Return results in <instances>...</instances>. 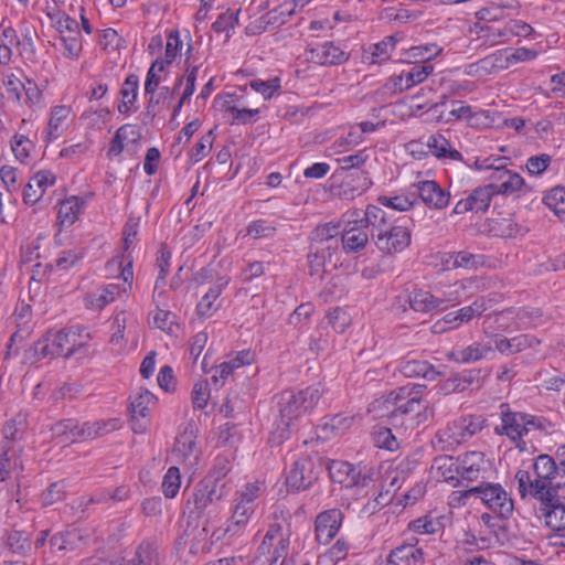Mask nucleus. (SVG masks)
I'll return each mask as SVG.
<instances>
[{"mask_svg": "<svg viewBox=\"0 0 565 565\" xmlns=\"http://www.w3.org/2000/svg\"><path fill=\"white\" fill-rule=\"evenodd\" d=\"M425 388L422 384H408L388 394L386 402L394 406L390 423L395 428L414 429L434 416V406L422 398Z\"/></svg>", "mask_w": 565, "mask_h": 565, "instance_id": "obj_1", "label": "nucleus"}, {"mask_svg": "<svg viewBox=\"0 0 565 565\" xmlns=\"http://www.w3.org/2000/svg\"><path fill=\"white\" fill-rule=\"evenodd\" d=\"M376 215H380V207L373 204H369L365 210H349L342 215L341 243L347 254L360 253L369 245L371 233L367 230L373 232L374 222L380 220Z\"/></svg>", "mask_w": 565, "mask_h": 565, "instance_id": "obj_2", "label": "nucleus"}, {"mask_svg": "<svg viewBox=\"0 0 565 565\" xmlns=\"http://www.w3.org/2000/svg\"><path fill=\"white\" fill-rule=\"evenodd\" d=\"M533 469L535 472V479L531 478V475L526 470H519L515 473V480L518 481V490L522 498L530 495L532 498L537 497L536 491L548 492L558 491L561 481L554 484L559 476V469L555 460L548 455H540L536 457Z\"/></svg>", "mask_w": 565, "mask_h": 565, "instance_id": "obj_3", "label": "nucleus"}, {"mask_svg": "<svg viewBox=\"0 0 565 565\" xmlns=\"http://www.w3.org/2000/svg\"><path fill=\"white\" fill-rule=\"evenodd\" d=\"M380 217L374 222L371 238L377 249L385 255H394L403 252L411 245L412 233L409 227L402 223L403 218L394 224L387 223L386 212L380 207Z\"/></svg>", "mask_w": 565, "mask_h": 565, "instance_id": "obj_4", "label": "nucleus"}, {"mask_svg": "<svg viewBox=\"0 0 565 565\" xmlns=\"http://www.w3.org/2000/svg\"><path fill=\"white\" fill-rule=\"evenodd\" d=\"M500 408L502 424L497 426L494 431L507 435L520 451H526L527 445L523 437L542 428L540 419L529 414L511 412L508 404H502Z\"/></svg>", "mask_w": 565, "mask_h": 565, "instance_id": "obj_5", "label": "nucleus"}, {"mask_svg": "<svg viewBox=\"0 0 565 565\" xmlns=\"http://www.w3.org/2000/svg\"><path fill=\"white\" fill-rule=\"evenodd\" d=\"M228 494L226 483L217 481L199 482L192 495L188 499L186 507L189 510V518L200 519L206 513H210V508H213L217 502L222 501Z\"/></svg>", "mask_w": 565, "mask_h": 565, "instance_id": "obj_6", "label": "nucleus"}, {"mask_svg": "<svg viewBox=\"0 0 565 565\" xmlns=\"http://www.w3.org/2000/svg\"><path fill=\"white\" fill-rule=\"evenodd\" d=\"M322 470L323 461L317 454L301 456L287 472L286 484L294 492L303 491L318 480Z\"/></svg>", "mask_w": 565, "mask_h": 565, "instance_id": "obj_7", "label": "nucleus"}, {"mask_svg": "<svg viewBox=\"0 0 565 565\" xmlns=\"http://www.w3.org/2000/svg\"><path fill=\"white\" fill-rule=\"evenodd\" d=\"M322 391L312 385L295 394L282 396L280 407L281 424L289 427L291 422L310 412L319 402Z\"/></svg>", "mask_w": 565, "mask_h": 565, "instance_id": "obj_8", "label": "nucleus"}, {"mask_svg": "<svg viewBox=\"0 0 565 565\" xmlns=\"http://www.w3.org/2000/svg\"><path fill=\"white\" fill-rule=\"evenodd\" d=\"M476 500H480L489 510L502 519L513 512V501L500 483L481 482L475 487Z\"/></svg>", "mask_w": 565, "mask_h": 565, "instance_id": "obj_9", "label": "nucleus"}, {"mask_svg": "<svg viewBox=\"0 0 565 565\" xmlns=\"http://www.w3.org/2000/svg\"><path fill=\"white\" fill-rule=\"evenodd\" d=\"M330 478L344 487H367L372 482L370 470L354 467L353 465L341 461L331 460L328 466Z\"/></svg>", "mask_w": 565, "mask_h": 565, "instance_id": "obj_10", "label": "nucleus"}, {"mask_svg": "<svg viewBox=\"0 0 565 565\" xmlns=\"http://www.w3.org/2000/svg\"><path fill=\"white\" fill-rule=\"evenodd\" d=\"M534 497L541 503L540 512L544 518L545 525L553 531L565 530V505L561 502L558 491L537 492Z\"/></svg>", "mask_w": 565, "mask_h": 565, "instance_id": "obj_11", "label": "nucleus"}, {"mask_svg": "<svg viewBox=\"0 0 565 565\" xmlns=\"http://www.w3.org/2000/svg\"><path fill=\"white\" fill-rule=\"evenodd\" d=\"M274 546L273 555L270 558V565H275L279 558L288 557L290 539L289 535L284 533L282 526L278 522H274L269 525L258 551L262 554L269 553L270 547Z\"/></svg>", "mask_w": 565, "mask_h": 565, "instance_id": "obj_12", "label": "nucleus"}, {"mask_svg": "<svg viewBox=\"0 0 565 565\" xmlns=\"http://www.w3.org/2000/svg\"><path fill=\"white\" fill-rule=\"evenodd\" d=\"M443 461L449 463L450 468L454 466L456 475L467 481H476L486 463L481 451H469L456 459H443Z\"/></svg>", "mask_w": 565, "mask_h": 565, "instance_id": "obj_13", "label": "nucleus"}, {"mask_svg": "<svg viewBox=\"0 0 565 565\" xmlns=\"http://www.w3.org/2000/svg\"><path fill=\"white\" fill-rule=\"evenodd\" d=\"M93 534L88 530L72 529L54 534L50 545L54 552H77L89 545Z\"/></svg>", "mask_w": 565, "mask_h": 565, "instance_id": "obj_14", "label": "nucleus"}, {"mask_svg": "<svg viewBox=\"0 0 565 565\" xmlns=\"http://www.w3.org/2000/svg\"><path fill=\"white\" fill-rule=\"evenodd\" d=\"M308 60L318 65H340L349 60V54L333 42L310 44Z\"/></svg>", "mask_w": 565, "mask_h": 565, "instance_id": "obj_15", "label": "nucleus"}, {"mask_svg": "<svg viewBox=\"0 0 565 565\" xmlns=\"http://www.w3.org/2000/svg\"><path fill=\"white\" fill-rule=\"evenodd\" d=\"M343 521V513L339 509H330L319 513L316 518V537L320 544H328L339 532Z\"/></svg>", "mask_w": 565, "mask_h": 565, "instance_id": "obj_16", "label": "nucleus"}, {"mask_svg": "<svg viewBox=\"0 0 565 565\" xmlns=\"http://www.w3.org/2000/svg\"><path fill=\"white\" fill-rule=\"evenodd\" d=\"M342 175V182L338 188V196L343 200H353L364 193L371 185L372 180L369 172L364 170H352Z\"/></svg>", "mask_w": 565, "mask_h": 565, "instance_id": "obj_17", "label": "nucleus"}, {"mask_svg": "<svg viewBox=\"0 0 565 565\" xmlns=\"http://www.w3.org/2000/svg\"><path fill=\"white\" fill-rule=\"evenodd\" d=\"M49 340L51 341L52 349L55 351L57 356H64L66 359L67 349L71 347L74 338L90 340L92 335L87 331V328L81 324H73L63 328L58 331L46 332Z\"/></svg>", "mask_w": 565, "mask_h": 565, "instance_id": "obj_18", "label": "nucleus"}, {"mask_svg": "<svg viewBox=\"0 0 565 565\" xmlns=\"http://www.w3.org/2000/svg\"><path fill=\"white\" fill-rule=\"evenodd\" d=\"M452 291L446 298L431 295L426 290H415L409 296V306L418 312L439 311L447 308L448 303L459 301L458 297L452 296Z\"/></svg>", "mask_w": 565, "mask_h": 565, "instance_id": "obj_19", "label": "nucleus"}, {"mask_svg": "<svg viewBox=\"0 0 565 565\" xmlns=\"http://www.w3.org/2000/svg\"><path fill=\"white\" fill-rule=\"evenodd\" d=\"M422 202L435 210L445 209L450 200V193L434 180L419 181L414 184Z\"/></svg>", "mask_w": 565, "mask_h": 565, "instance_id": "obj_20", "label": "nucleus"}, {"mask_svg": "<svg viewBox=\"0 0 565 565\" xmlns=\"http://www.w3.org/2000/svg\"><path fill=\"white\" fill-rule=\"evenodd\" d=\"M156 396L148 390L141 391L130 403L131 427L135 433H142L148 423L150 407L156 404Z\"/></svg>", "mask_w": 565, "mask_h": 565, "instance_id": "obj_21", "label": "nucleus"}, {"mask_svg": "<svg viewBox=\"0 0 565 565\" xmlns=\"http://www.w3.org/2000/svg\"><path fill=\"white\" fill-rule=\"evenodd\" d=\"M490 353H493V349L489 343L473 342L466 348H452L446 358L448 361L467 364L487 359Z\"/></svg>", "mask_w": 565, "mask_h": 565, "instance_id": "obj_22", "label": "nucleus"}, {"mask_svg": "<svg viewBox=\"0 0 565 565\" xmlns=\"http://www.w3.org/2000/svg\"><path fill=\"white\" fill-rule=\"evenodd\" d=\"M537 55V51L526 47H518L511 53H508L507 50H500L481 60V63L489 64L492 67L508 68L510 65L519 62L532 61L536 58Z\"/></svg>", "mask_w": 565, "mask_h": 565, "instance_id": "obj_23", "label": "nucleus"}, {"mask_svg": "<svg viewBox=\"0 0 565 565\" xmlns=\"http://www.w3.org/2000/svg\"><path fill=\"white\" fill-rule=\"evenodd\" d=\"M397 370L406 377H423L428 381H434L439 375L434 365L427 361L415 359H403L398 363Z\"/></svg>", "mask_w": 565, "mask_h": 565, "instance_id": "obj_24", "label": "nucleus"}, {"mask_svg": "<svg viewBox=\"0 0 565 565\" xmlns=\"http://www.w3.org/2000/svg\"><path fill=\"white\" fill-rule=\"evenodd\" d=\"M173 452L190 469L195 468L198 465L200 451L191 434L185 433L177 438Z\"/></svg>", "mask_w": 565, "mask_h": 565, "instance_id": "obj_25", "label": "nucleus"}, {"mask_svg": "<svg viewBox=\"0 0 565 565\" xmlns=\"http://www.w3.org/2000/svg\"><path fill=\"white\" fill-rule=\"evenodd\" d=\"M228 282L230 278L227 276L218 277L215 284L202 297L196 306V311L201 317H211L216 311L217 307L214 302Z\"/></svg>", "mask_w": 565, "mask_h": 565, "instance_id": "obj_26", "label": "nucleus"}, {"mask_svg": "<svg viewBox=\"0 0 565 565\" xmlns=\"http://www.w3.org/2000/svg\"><path fill=\"white\" fill-rule=\"evenodd\" d=\"M396 42L397 40L395 35H391L375 44H372L367 51H364L363 61L370 64H382L386 62L391 57Z\"/></svg>", "mask_w": 565, "mask_h": 565, "instance_id": "obj_27", "label": "nucleus"}, {"mask_svg": "<svg viewBox=\"0 0 565 565\" xmlns=\"http://www.w3.org/2000/svg\"><path fill=\"white\" fill-rule=\"evenodd\" d=\"M494 195H513L519 194L524 190V192L530 189L526 186L524 179L516 172L509 170L507 174L503 177L502 182L500 183H489Z\"/></svg>", "mask_w": 565, "mask_h": 565, "instance_id": "obj_28", "label": "nucleus"}, {"mask_svg": "<svg viewBox=\"0 0 565 565\" xmlns=\"http://www.w3.org/2000/svg\"><path fill=\"white\" fill-rule=\"evenodd\" d=\"M6 547L12 553L20 556L28 555L32 550L31 533L24 530H11L6 533Z\"/></svg>", "mask_w": 565, "mask_h": 565, "instance_id": "obj_29", "label": "nucleus"}, {"mask_svg": "<svg viewBox=\"0 0 565 565\" xmlns=\"http://www.w3.org/2000/svg\"><path fill=\"white\" fill-rule=\"evenodd\" d=\"M21 447L11 445H1L0 454V481H4L9 476L18 469H22L19 454Z\"/></svg>", "mask_w": 565, "mask_h": 565, "instance_id": "obj_30", "label": "nucleus"}, {"mask_svg": "<svg viewBox=\"0 0 565 565\" xmlns=\"http://www.w3.org/2000/svg\"><path fill=\"white\" fill-rule=\"evenodd\" d=\"M534 343H540V341L527 334H521L511 339L498 337L494 340L495 349L502 354L521 352L533 347Z\"/></svg>", "mask_w": 565, "mask_h": 565, "instance_id": "obj_31", "label": "nucleus"}, {"mask_svg": "<svg viewBox=\"0 0 565 565\" xmlns=\"http://www.w3.org/2000/svg\"><path fill=\"white\" fill-rule=\"evenodd\" d=\"M85 201L79 196H71L64 200L58 209L57 218L62 227L71 226L77 220L84 209Z\"/></svg>", "mask_w": 565, "mask_h": 565, "instance_id": "obj_32", "label": "nucleus"}, {"mask_svg": "<svg viewBox=\"0 0 565 565\" xmlns=\"http://www.w3.org/2000/svg\"><path fill=\"white\" fill-rule=\"evenodd\" d=\"M71 115V108L67 106H55L51 110L47 124V138L50 140L57 139L67 127V119Z\"/></svg>", "mask_w": 565, "mask_h": 565, "instance_id": "obj_33", "label": "nucleus"}, {"mask_svg": "<svg viewBox=\"0 0 565 565\" xmlns=\"http://www.w3.org/2000/svg\"><path fill=\"white\" fill-rule=\"evenodd\" d=\"M427 147L438 159H450L455 161L462 159L461 153L452 148L450 141L441 135L430 136L427 141Z\"/></svg>", "mask_w": 565, "mask_h": 565, "instance_id": "obj_34", "label": "nucleus"}, {"mask_svg": "<svg viewBox=\"0 0 565 565\" xmlns=\"http://www.w3.org/2000/svg\"><path fill=\"white\" fill-rule=\"evenodd\" d=\"M119 426L120 422L117 418L95 423L85 422L81 425V431L76 434L77 436H79V438H82V440H85L88 438H96L110 431H114L118 429Z\"/></svg>", "mask_w": 565, "mask_h": 565, "instance_id": "obj_35", "label": "nucleus"}, {"mask_svg": "<svg viewBox=\"0 0 565 565\" xmlns=\"http://www.w3.org/2000/svg\"><path fill=\"white\" fill-rule=\"evenodd\" d=\"M254 512L255 511H253L252 508H245L244 505L235 503L232 515L228 519L224 530L225 534L234 536L242 533Z\"/></svg>", "mask_w": 565, "mask_h": 565, "instance_id": "obj_36", "label": "nucleus"}, {"mask_svg": "<svg viewBox=\"0 0 565 565\" xmlns=\"http://www.w3.org/2000/svg\"><path fill=\"white\" fill-rule=\"evenodd\" d=\"M335 249L330 246L310 245L308 255V263L311 275L322 276L327 262H330L332 254Z\"/></svg>", "mask_w": 565, "mask_h": 565, "instance_id": "obj_37", "label": "nucleus"}, {"mask_svg": "<svg viewBox=\"0 0 565 565\" xmlns=\"http://www.w3.org/2000/svg\"><path fill=\"white\" fill-rule=\"evenodd\" d=\"M129 137H131L132 142H137L140 139V134L132 129L130 125L119 127L109 143L107 157L109 159L118 157L125 148V140L129 139Z\"/></svg>", "mask_w": 565, "mask_h": 565, "instance_id": "obj_38", "label": "nucleus"}, {"mask_svg": "<svg viewBox=\"0 0 565 565\" xmlns=\"http://www.w3.org/2000/svg\"><path fill=\"white\" fill-rule=\"evenodd\" d=\"M452 424L459 439L463 443L483 429L484 419L481 416L470 415L460 417L454 420Z\"/></svg>", "mask_w": 565, "mask_h": 565, "instance_id": "obj_39", "label": "nucleus"}, {"mask_svg": "<svg viewBox=\"0 0 565 565\" xmlns=\"http://www.w3.org/2000/svg\"><path fill=\"white\" fill-rule=\"evenodd\" d=\"M25 430V418L21 415L11 418L6 422L2 428L3 441L1 445H11L21 447L18 445L23 437Z\"/></svg>", "mask_w": 565, "mask_h": 565, "instance_id": "obj_40", "label": "nucleus"}, {"mask_svg": "<svg viewBox=\"0 0 565 565\" xmlns=\"http://www.w3.org/2000/svg\"><path fill=\"white\" fill-rule=\"evenodd\" d=\"M138 86L139 78L137 75L130 74L126 77L120 89L122 103L118 106L119 113L128 114L130 111V107L136 102L138 95Z\"/></svg>", "mask_w": 565, "mask_h": 565, "instance_id": "obj_41", "label": "nucleus"}, {"mask_svg": "<svg viewBox=\"0 0 565 565\" xmlns=\"http://www.w3.org/2000/svg\"><path fill=\"white\" fill-rule=\"evenodd\" d=\"M338 226L332 224H323L317 226L311 234V245L330 246L332 249L338 248Z\"/></svg>", "mask_w": 565, "mask_h": 565, "instance_id": "obj_42", "label": "nucleus"}, {"mask_svg": "<svg viewBox=\"0 0 565 565\" xmlns=\"http://www.w3.org/2000/svg\"><path fill=\"white\" fill-rule=\"evenodd\" d=\"M121 291L122 289L119 285L109 284L102 290L90 294L87 298L88 305L93 309H103L106 305L113 302Z\"/></svg>", "mask_w": 565, "mask_h": 565, "instance_id": "obj_43", "label": "nucleus"}, {"mask_svg": "<svg viewBox=\"0 0 565 565\" xmlns=\"http://www.w3.org/2000/svg\"><path fill=\"white\" fill-rule=\"evenodd\" d=\"M379 202L399 212L413 211V214H416L417 210H423V205L408 195L380 196Z\"/></svg>", "mask_w": 565, "mask_h": 565, "instance_id": "obj_44", "label": "nucleus"}, {"mask_svg": "<svg viewBox=\"0 0 565 565\" xmlns=\"http://www.w3.org/2000/svg\"><path fill=\"white\" fill-rule=\"evenodd\" d=\"M45 358H58L55 351L52 349V344L51 341L49 340L47 333H45L41 339L34 342L25 354V359L31 363L38 362Z\"/></svg>", "mask_w": 565, "mask_h": 565, "instance_id": "obj_45", "label": "nucleus"}, {"mask_svg": "<svg viewBox=\"0 0 565 565\" xmlns=\"http://www.w3.org/2000/svg\"><path fill=\"white\" fill-rule=\"evenodd\" d=\"M370 159V153L367 149H362L356 151L355 153L343 156L339 159H337L339 164V173H350L352 170H362V167L366 163V161Z\"/></svg>", "mask_w": 565, "mask_h": 565, "instance_id": "obj_46", "label": "nucleus"}, {"mask_svg": "<svg viewBox=\"0 0 565 565\" xmlns=\"http://www.w3.org/2000/svg\"><path fill=\"white\" fill-rule=\"evenodd\" d=\"M131 565H158L159 564V554L157 546L151 542H142L136 553L134 558L130 561Z\"/></svg>", "mask_w": 565, "mask_h": 565, "instance_id": "obj_47", "label": "nucleus"}, {"mask_svg": "<svg viewBox=\"0 0 565 565\" xmlns=\"http://www.w3.org/2000/svg\"><path fill=\"white\" fill-rule=\"evenodd\" d=\"M443 49L437 44H425L411 47L406 52L408 63L428 62L441 53Z\"/></svg>", "mask_w": 565, "mask_h": 565, "instance_id": "obj_48", "label": "nucleus"}, {"mask_svg": "<svg viewBox=\"0 0 565 565\" xmlns=\"http://www.w3.org/2000/svg\"><path fill=\"white\" fill-rule=\"evenodd\" d=\"M264 493V488L260 483H247L236 493V503L245 508H252L255 511L256 500Z\"/></svg>", "mask_w": 565, "mask_h": 565, "instance_id": "obj_49", "label": "nucleus"}, {"mask_svg": "<svg viewBox=\"0 0 565 565\" xmlns=\"http://www.w3.org/2000/svg\"><path fill=\"white\" fill-rule=\"evenodd\" d=\"M494 193L490 185H484L475 189L467 198L472 207V212H486L490 205L491 199Z\"/></svg>", "mask_w": 565, "mask_h": 565, "instance_id": "obj_50", "label": "nucleus"}, {"mask_svg": "<svg viewBox=\"0 0 565 565\" xmlns=\"http://www.w3.org/2000/svg\"><path fill=\"white\" fill-rule=\"evenodd\" d=\"M408 529L418 534H435L443 530V523L438 518L425 515L409 522Z\"/></svg>", "mask_w": 565, "mask_h": 565, "instance_id": "obj_51", "label": "nucleus"}, {"mask_svg": "<svg viewBox=\"0 0 565 565\" xmlns=\"http://www.w3.org/2000/svg\"><path fill=\"white\" fill-rule=\"evenodd\" d=\"M480 31L483 33L484 43L490 46L503 44L511 40L508 22L502 28L484 24L480 26Z\"/></svg>", "mask_w": 565, "mask_h": 565, "instance_id": "obj_52", "label": "nucleus"}, {"mask_svg": "<svg viewBox=\"0 0 565 565\" xmlns=\"http://www.w3.org/2000/svg\"><path fill=\"white\" fill-rule=\"evenodd\" d=\"M411 559H413L414 564L420 563L423 561L422 550L413 545H402L393 550L388 558L390 563L405 561L407 565H411Z\"/></svg>", "mask_w": 565, "mask_h": 565, "instance_id": "obj_53", "label": "nucleus"}, {"mask_svg": "<svg viewBox=\"0 0 565 565\" xmlns=\"http://www.w3.org/2000/svg\"><path fill=\"white\" fill-rule=\"evenodd\" d=\"M411 67L409 71L403 72L406 83V88L411 89L414 86L423 83L434 71L430 64H417Z\"/></svg>", "mask_w": 565, "mask_h": 565, "instance_id": "obj_54", "label": "nucleus"}, {"mask_svg": "<svg viewBox=\"0 0 565 565\" xmlns=\"http://www.w3.org/2000/svg\"><path fill=\"white\" fill-rule=\"evenodd\" d=\"M3 85L9 97L18 106H22V93L24 88V81L18 77L14 73L3 75Z\"/></svg>", "mask_w": 565, "mask_h": 565, "instance_id": "obj_55", "label": "nucleus"}, {"mask_svg": "<svg viewBox=\"0 0 565 565\" xmlns=\"http://www.w3.org/2000/svg\"><path fill=\"white\" fill-rule=\"evenodd\" d=\"M373 443L376 447L394 451L398 449V441L390 428L376 427L373 431Z\"/></svg>", "mask_w": 565, "mask_h": 565, "instance_id": "obj_56", "label": "nucleus"}, {"mask_svg": "<svg viewBox=\"0 0 565 565\" xmlns=\"http://www.w3.org/2000/svg\"><path fill=\"white\" fill-rule=\"evenodd\" d=\"M164 71V62L160 58H157L150 66L147 72L146 81H145V94H152L159 88L161 83L160 73Z\"/></svg>", "mask_w": 565, "mask_h": 565, "instance_id": "obj_57", "label": "nucleus"}, {"mask_svg": "<svg viewBox=\"0 0 565 565\" xmlns=\"http://www.w3.org/2000/svg\"><path fill=\"white\" fill-rule=\"evenodd\" d=\"M84 254L85 250L82 247L63 250L55 259V266L60 270H68L84 257Z\"/></svg>", "mask_w": 565, "mask_h": 565, "instance_id": "obj_58", "label": "nucleus"}, {"mask_svg": "<svg viewBox=\"0 0 565 565\" xmlns=\"http://www.w3.org/2000/svg\"><path fill=\"white\" fill-rule=\"evenodd\" d=\"M180 484H181V477H180L179 468L170 467L163 477V481H162V486H161L163 494L169 499L174 498L179 492Z\"/></svg>", "mask_w": 565, "mask_h": 565, "instance_id": "obj_59", "label": "nucleus"}, {"mask_svg": "<svg viewBox=\"0 0 565 565\" xmlns=\"http://www.w3.org/2000/svg\"><path fill=\"white\" fill-rule=\"evenodd\" d=\"M169 93V87L163 86L160 88V92L158 94L152 93L149 94L150 97L148 99L146 111L142 115V122L145 125L151 124L154 119L156 115L158 114L157 107L159 104L167 98V95Z\"/></svg>", "mask_w": 565, "mask_h": 565, "instance_id": "obj_60", "label": "nucleus"}, {"mask_svg": "<svg viewBox=\"0 0 565 565\" xmlns=\"http://www.w3.org/2000/svg\"><path fill=\"white\" fill-rule=\"evenodd\" d=\"M349 324L350 317L347 311L337 307L328 312L324 327H331L334 332L343 333Z\"/></svg>", "mask_w": 565, "mask_h": 565, "instance_id": "obj_61", "label": "nucleus"}, {"mask_svg": "<svg viewBox=\"0 0 565 565\" xmlns=\"http://www.w3.org/2000/svg\"><path fill=\"white\" fill-rule=\"evenodd\" d=\"M238 12L239 11H232L227 10L223 13H221L217 19L213 22L212 29L216 33H226L227 36H230V31L235 28V25L238 23Z\"/></svg>", "mask_w": 565, "mask_h": 565, "instance_id": "obj_62", "label": "nucleus"}, {"mask_svg": "<svg viewBox=\"0 0 565 565\" xmlns=\"http://www.w3.org/2000/svg\"><path fill=\"white\" fill-rule=\"evenodd\" d=\"M42 97L43 94L38 84L33 79L25 78L22 93V105H26L28 107L40 106Z\"/></svg>", "mask_w": 565, "mask_h": 565, "instance_id": "obj_63", "label": "nucleus"}, {"mask_svg": "<svg viewBox=\"0 0 565 565\" xmlns=\"http://www.w3.org/2000/svg\"><path fill=\"white\" fill-rule=\"evenodd\" d=\"M544 202L556 214L565 212V188H553L544 198Z\"/></svg>", "mask_w": 565, "mask_h": 565, "instance_id": "obj_64", "label": "nucleus"}]
</instances>
